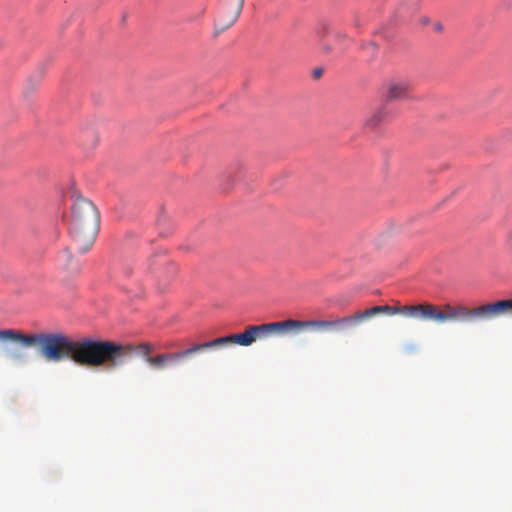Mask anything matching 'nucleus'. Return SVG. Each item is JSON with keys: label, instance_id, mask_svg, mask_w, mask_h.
<instances>
[{"label": "nucleus", "instance_id": "nucleus-5", "mask_svg": "<svg viewBox=\"0 0 512 512\" xmlns=\"http://www.w3.org/2000/svg\"><path fill=\"white\" fill-rule=\"evenodd\" d=\"M409 92L410 85L403 79H390L382 86V97L385 102L406 99Z\"/></svg>", "mask_w": 512, "mask_h": 512}, {"label": "nucleus", "instance_id": "nucleus-2", "mask_svg": "<svg viewBox=\"0 0 512 512\" xmlns=\"http://www.w3.org/2000/svg\"><path fill=\"white\" fill-rule=\"evenodd\" d=\"M0 342L12 344L4 348V354L13 361H22V349L30 347H37L47 362L69 360V337L63 333H24L17 329H3L0 330Z\"/></svg>", "mask_w": 512, "mask_h": 512}, {"label": "nucleus", "instance_id": "nucleus-9", "mask_svg": "<svg viewBox=\"0 0 512 512\" xmlns=\"http://www.w3.org/2000/svg\"><path fill=\"white\" fill-rule=\"evenodd\" d=\"M322 74V70L315 71V77H319Z\"/></svg>", "mask_w": 512, "mask_h": 512}, {"label": "nucleus", "instance_id": "nucleus-7", "mask_svg": "<svg viewBox=\"0 0 512 512\" xmlns=\"http://www.w3.org/2000/svg\"><path fill=\"white\" fill-rule=\"evenodd\" d=\"M58 260L63 266V268L68 270L70 268V263L72 261V254L70 250L68 248L62 250L58 256Z\"/></svg>", "mask_w": 512, "mask_h": 512}, {"label": "nucleus", "instance_id": "nucleus-3", "mask_svg": "<svg viewBox=\"0 0 512 512\" xmlns=\"http://www.w3.org/2000/svg\"><path fill=\"white\" fill-rule=\"evenodd\" d=\"M100 216L95 205L78 197L71 208L69 232L76 249L86 253L93 245L99 230Z\"/></svg>", "mask_w": 512, "mask_h": 512}, {"label": "nucleus", "instance_id": "nucleus-8", "mask_svg": "<svg viewBox=\"0 0 512 512\" xmlns=\"http://www.w3.org/2000/svg\"><path fill=\"white\" fill-rule=\"evenodd\" d=\"M314 33L318 38H324L329 33V25L324 22L319 23L316 26Z\"/></svg>", "mask_w": 512, "mask_h": 512}, {"label": "nucleus", "instance_id": "nucleus-4", "mask_svg": "<svg viewBox=\"0 0 512 512\" xmlns=\"http://www.w3.org/2000/svg\"><path fill=\"white\" fill-rule=\"evenodd\" d=\"M244 0H221L214 20V34L218 36L229 29L241 14Z\"/></svg>", "mask_w": 512, "mask_h": 512}, {"label": "nucleus", "instance_id": "nucleus-1", "mask_svg": "<svg viewBox=\"0 0 512 512\" xmlns=\"http://www.w3.org/2000/svg\"><path fill=\"white\" fill-rule=\"evenodd\" d=\"M400 314L406 317L433 321L438 324L447 321H475L491 320L496 317L512 315V298L499 300L493 303H487L469 309L465 306H452L445 304L442 308L431 303H420L415 305H379L373 306L363 311H356L354 314L337 317L334 320H306L302 321L303 329H314L317 331H328L341 329L359 324L375 315Z\"/></svg>", "mask_w": 512, "mask_h": 512}, {"label": "nucleus", "instance_id": "nucleus-10", "mask_svg": "<svg viewBox=\"0 0 512 512\" xmlns=\"http://www.w3.org/2000/svg\"><path fill=\"white\" fill-rule=\"evenodd\" d=\"M72 270H73V272H78L80 269H79V267H78V266H75V267H73V269H72Z\"/></svg>", "mask_w": 512, "mask_h": 512}, {"label": "nucleus", "instance_id": "nucleus-6", "mask_svg": "<svg viewBox=\"0 0 512 512\" xmlns=\"http://www.w3.org/2000/svg\"><path fill=\"white\" fill-rule=\"evenodd\" d=\"M390 118V111L385 105L380 106L376 109L364 122V125L368 128L374 129L382 123L388 121Z\"/></svg>", "mask_w": 512, "mask_h": 512}]
</instances>
